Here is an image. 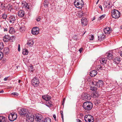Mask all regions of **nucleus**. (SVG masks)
Here are the masks:
<instances>
[{
	"mask_svg": "<svg viewBox=\"0 0 122 122\" xmlns=\"http://www.w3.org/2000/svg\"><path fill=\"white\" fill-rule=\"evenodd\" d=\"M83 109L86 111L91 110L93 107L92 103L90 102L87 101L84 102L82 106Z\"/></svg>",
	"mask_w": 122,
	"mask_h": 122,
	"instance_id": "obj_1",
	"label": "nucleus"
},
{
	"mask_svg": "<svg viewBox=\"0 0 122 122\" xmlns=\"http://www.w3.org/2000/svg\"><path fill=\"white\" fill-rule=\"evenodd\" d=\"M43 98L46 101V103L45 104L47 107H50L52 106L51 102L50 101L51 99V97L48 95H46L42 96Z\"/></svg>",
	"mask_w": 122,
	"mask_h": 122,
	"instance_id": "obj_2",
	"label": "nucleus"
},
{
	"mask_svg": "<svg viewBox=\"0 0 122 122\" xmlns=\"http://www.w3.org/2000/svg\"><path fill=\"white\" fill-rule=\"evenodd\" d=\"M74 4L75 6L79 9H81L84 5L83 2L82 0H75Z\"/></svg>",
	"mask_w": 122,
	"mask_h": 122,
	"instance_id": "obj_3",
	"label": "nucleus"
},
{
	"mask_svg": "<svg viewBox=\"0 0 122 122\" xmlns=\"http://www.w3.org/2000/svg\"><path fill=\"white\" fill-rule=\"evenodd\" d=\"M112 17L115 19L118 18L120 16V14L119 11L116 9H114L111 11Z\"/></svg>",
	"mask_w": 122,
	"mask_h": 122,
	"instance_id": "obj_4",
	"label": "nucleus"
},
{
	"mask_svg": "<svg viewBox=\"0 0 122 122\" xmlns=\"http://www.w3.org/2000/svg\"><path fill=\"white\" fill-rule=\"evenodd\" d=\"M84 120L86 122H93V118L90 115H86L84 117Z\"/></svg>",
	"mask_w": 122,
	"mask_h": 122,
	"instance_id": "obj_5",
	"label": "nucleus"
},
{
	"mask_svg": "<svg viewBox=\"0 0 122 122\" xmlns=\"http://www.w3.org/2000/svg\"><path fill=\"white\" fill-rule=\"evenodd\" d=\"M19 112L21 116H26L27 115L28 113V110H27L23 108L20 109Z\"/></svg>",
	"mask_w": 122,
	"mask_h": 122,
	"instance_id": "obj_6",
	"label": "nucleus"
},
{
	"mask_svg": "<svg viewBox=\"0 0 122 122\" xmlns=\"http://www.w3.org/2000/svg\"><path fill=\"white\" fill-rule=\"evenodd\" d=\"M17 117V115L15 113H11L8 116L9 120L10 121H13L15 120Z\"/></svg>",
	"mask_w": 122,
	"mask_h": 122,
	"instance_id": "obj_7",
	"label": "nucleus"
},
{
	"mask_svg": "<svg viewBox=\"0 0 122 122\" xmlns=\"http://www.w3.org/2000/svg\"><path fill=\"white\" fill-rule=\"evenodd\" d=\"M35 119L37 122H43V117L40 114H36L35 116Z\"/></svg>",
	"mask_w": 122,
	"mask_h": 122,
	"instance_id": "obj_8",
	"label": "nucleus"
},
{
	"mask_svg": "<svg viewBox=\"0 0 122 122\" xmlns=\"http://www.w3.org/2000/svg\"><path fill=\"white\" fill-rule=\"evenodd\" d=\"M32 83L35 87H37L38 86L39 82L37 77H35L32 79Z\"/></svg>",
	"mask_w": 122,
	"mask_h": 122,
	"instance_id": "obj_9",
	"label": "nucleus"
},
{
	"mask_svg": "<svg viewBox=\"0 0 122 122\" xmlns=\"http://www.w3.org/2000/svg\"><path fill=\"white\" fill-rule=\"evenodd\" d=\"M26 116V120L29 122H32L34 119V116L33 115L28 114Z\"/></svg>",
	"mask_w": 122,
	"mask_h": 122,
	"instance_id": "obj_10",
	"label": "nucleus"
},
{
	"mask_svg": "<svg viewBox=\"0 0 122 122\" xmlns=\"http://www.w3.org/2000/svg\"><path fill=\"white\" fill-rule=\"evenodd\" d=\"M90 90L92 91H95L97 90V87L96 86L95 84L94 81L90 82Z\"/></svg>",
	"mask_w": 122,
	"mask_h": 122,
	"instance_id": "obj_11",
	"label": "nucleus"
},
{
	"mask_svg": "<svg viewBox=\"0 0 122 122\" xmlns=\"http://www.w3.org/2000/svg\"><path fill=\"white\" fill-rule=\"evenodd\" d=\"M96 86L97 87H99L101 86L103 84V82L102 80H98L97 81H94Z\"/></svg>",
	"mask_w": 122,
	"mask_h": 122,
	"instance_id": "obj_12",
	"label": "nucleus"
},
{
	"mask_svg": "<svg viewBox=\"0 0 122 122\" xmlns=\"http://www.w3.org/2000/svg\"><path fill=\"white\" fill-rule=\"evenodd\" d=\"M39 28L37 27H34L32 29V33L33 35H37L39 33Z\"/></svg>",
	"mask_w": 122,
	"mask_h": 122,
	"instance_id": "obj_13",
	"label": "nucleus"
},
{
	"mask_svg": "<svg viewBox=\"0 0 122 122\" xmlns=\"http://www.w3.org/2000/svg\"><path fill=\"white\" fill-rule=\"evenodd\" d=\"M17 19L16 16L15 15H11L9 17V20L10 22L12 23H14Z\"/></svg>",
	"mask_w": 122,
	"mask_h": 122,
	"instance_id": "obj_14",
	"label": "nucleus"
},
{
	"mask_svg": "<svg viewBox=\"0 0 122 122\" xmlns=\"http://www.w3.org/2000/svg\"><path fill=\"white\" fill-rule=\"evenodd\" d=\"M82 98L83 100L85 101H87L90 100L91 97L89 94H85L82 95Z\"/></svg>",
	"mask_w": 122,
	"mask_h": 122,
	"instance_id": "obj_15",
	"label": "nucleus"
},
{
	"mask_svg": "<svg viewBox=\"0 0 122 122\" xmlns=\"http://www.w3.org/2000/svg\"><path fill=\"white\" fill-rule=\"evenodd\" d=\"M104 32L106 34L108 35L112 32L111 29L109 27H107L103 30Z\"/></svg>",
	"mask_w": 122,
	"mask_h": 122,
	"instance_id": "obj_16",
	"label": "nucleus"
},
{
	"mask_svg": "<svg viewBox=\"0 0 122 122\" xmlns=\"http://www.w3.org/2000/svg\"><path fill=\"white\" fill-rule=\"evenodd\" d=\"M88 23V21L86 18L85 17L82 18L81 20V23L83 25H86Z\"/></svg>",
	"mask_w": 122,
	"mask_h": 122,
	"instance_id": "obj_17",
	"label": "nucleus"
},
{
	"mask_svg": "<svg viewBox=\"0 0 122 122\" xmlns=\"http://www.w3.org/2000/svg\"><path fill=\"white\" fill-rule=\"evenodd\" d=\"M121 61L119 57H117L114 58L113 60V62L116 64H119Z\"/></svg>",
	"mask_w": 122,
	"mask_h": 122,
	"instance_id": "obj_18",
	"label": "nucleus"
},
{
	"mask_svg": "<svg viewBox=\"0 0 122 122\" xmlns=\"http://www.w3.org/2000/svg\"><path fill=\"white\" fill-rule=\"evenodd\" d=\"M98 40L100 41L105 39V36L104 34H102L98 36Z\"/></svg>",
	"mask_w": 122,
	"mask_h": 122,
	"instance_id": "obj_19",
	"label": "nucleus"
},
{
	"mask_svg": "<svg viewBox=\"0 0 122 122\" xmlns=\"http://www.w3.org/2000/svg\"><path fill=\"white\" fill-rule=\"evenodd\" d=\"M97 74V71L95 70H94L91 71L90 72V75L92 77H94Z\"/></svg>",
	"mask_w": 122,
	"mask_h": 122,
	"instance_id": "obj_20",
	"label": "nucleus"
},
{
	"mask_svg": "<svg viewBox=\"0 0 122 122\" xmlns=\"http://www.w3.org/2000/svg\"><path fill=\"white\" fill-rule=\"evenodd\" d=\"M18 16L21 17L25 15L24 12L23 10H20L18 12Z\"/></svg>",
	"mask_w": 122,
	"mask_h": 122,
	"instance_id": "obj_21",
	"label": "nucleus"
},
{
	"mask_svg": "<svg viewBox=\"0 0 122 122\" xmlns=\"http://www.w3.org/2000/svg\"><path fill=\"white\" fill-rule=\"evenodd\" d=\"M22 5L23 8H25V9H29V6L27 3L26 2L22 3Z\"/></svg>",
	"mask_w": 122,
	"mask_h": 122,
	"instance_id": "obj_22",
	"label": "nucleus"
},
{
	"mask_svg": "<svg viewBox=\"0 0 122 122\" xmlns=\"http://www.w3.org/2000/svg\"><path fill=\"white\" fill-rule=\"evenodd\" d=\"M100 61L101 64L102 65H104V64L106 63L107 59L106 58H103L101 59Z\"/></svg>",
	"mask_w": 122,
	"mask_h": 122,
	"instance_id": "obj_23",
	"label": "nucleus"
},
{
	"mask_svg": "<svg viewBox=\"0 0 122 122\" xmlns=\"http://www.w3.org/2000/svg\"><path fill=\"white\" fill-rule=\"evenodd\" d=\"M104 65H100L97 66L96 68L98 71H99L100 70H102L103 68L104 67Z\"/></svg>",
	"mask_w": 122,
	"mask_h": 122,
	"instance_id": "obj_24",
	"label": "nucleus"
},
{
	"mask_svg": "<svg viewBox=\"0 0 122 122\" xmlns=\"http://www.w3.org/2000/svg\"><path fill=\"white\" fill-rule=\"evenodd\" d=\"M10 39V36L8 35H6L4 36L3 40L4 42H8Z\"/></svg>",
	"mask_w": 122,
	"mask_h": 122,
	"instance_id": "obj_25",
	"label": "nucleus"
},
{
	"mask_svg": "<svg viewBox=\"0 0 122 122\" xmlns=\"http://www.w3.org/2000/svg\"><path fill=\"white\" fill-rule=\"evenodd\" d=\"M34 43L33 40H29L27 44L29 46H31L33 45Z\"/></svg>",
	"mask_w": 122,
	"mask_h": 122,
	"instance_id": "obj_26",
	"label": "nucleus"
},
{
	"mask_svg": "<svg viewBox=\"0 0 122 122\" xmlns=\"http://www.w3.org/2000/svg\"><path fill=\"white\" fill-rule=\"evenodd\" d=\"M9 31L10 34H13L15 32L14 28L12 27H10L9 30Z\"/></svg>",
	"mask_w": 122,
	"mask_h": 122,
	"instance_id": "obj_27",
	"label": "nucleus"
},
{
	"mask_svg": "<svg viewBox=\"0 0 122 122\" xmlns=\"http://www.w3.org/2000/svg\"><path fill=\"white\" fill-rule=\"evenodd\" d=\"M84 14V13L82 11H81L77 13V15L79 17H81L83 16Z\"/></svg>",
	"mask_w": 122,
	"mask_h": 122,
	"instance_id": "obj_28",
	"label": "nucleus"
},
{
	"mask_svg": "<svg viewBox=\"0 0 122 122\" xmlns=\"http://www.w3.org/2000/svg\"><path fill=\"white\" fill-rule=\"evenodd\" d=\"M6 8V6L4 4H1L0 6V9L5 10Z\"/></svg>",
	"mask_w": 122,
	"mask_h": 122,
	"instance_id": "obj_29",
	"label": "nucleus"
},
{
	"mask_svg": "<svg viewBox=\"0 0 122 122\" xmlns=\"http://www.w3.org/2000/svg\"><path fill=\"white\" fill-rule=\"evenodd\" d=\"M113 57V56L112 54L110 53H108L107 55V58L109 59H112Z\"/></svg>",
	"mask_w": 122,
	"mask_h": 122,
	"instance_id": "obj_30",
	"label": "nucleus"
},
{
	"mask_svg": "<svg viewBox=\"0 0 122 122\" xmlns=\"http://www.w3.org/2000/svg\"><path fill=\"white\" fill-rule=\"evenodd\" d=\"M5 117L4 116H0V122H5Z\"/></svg>",
	"mask_w": 122,
	"mask_h": 122,
	"instance_id": "obj_31",
	"label": "nucleus"
},
{
	"mask_svg": "<svg viewBox=\"0 0 122 122\" xmlns=\"http://www.w3.org/2000/svg\"><path fill=\"white\" fill-rule=\"evenodd\" d=\"M9 51V48L8 47L5 48L4 50V53L6 54H7Z\"/></svg>",
	"mask_w": 122,
	"mask_h": 122,
	"instance_id": "obj_32",
	"label": "nucleus"
},
{
	"mask_svg": "<svg viewBox=\"0 0 122 122\" xmlns=\"http://www.w3.org/2000/svg\"><path fill=\"white\" fill-rule=\"evenodd\" d=\"M28 52V51L26 49H23L22 53L24 55H27Z\"/></svg>",
	"mask_w": 122,
	"mask_h": 122,
	"instance_id": "obj_33",
	"label": "nucleus"
},
{
	"mask_svg": "<svg viewBox=\"0 0 122 122\" xmlns=\"http://www.w3.org/2000/svg\"><path fill=\"white\" fill-rule=\"evenodd\" d=\"M12 8V6L11 4H8L6 6V8L8 9L9 10H11Z\"/></svg>",
	"mask_w": 122,
	"mask_h": 122,
	"instance_id": "obj_34",
	"label": "nucleus"
},
{
	"mask_svg": "<svg viewBox=\"0 0 122 122\" xmlns=\"http://www.w3.org/2000/svg\"><path fill=\"white\" fill-rule=\"evenodd\" d=\"M44 6L46 7H47L49 4V3L46 0H45L44 2Z\"/></svg>",
	"mask_w": 122,
	"mask_h": 122,
	"instance_id": "obj_35",
	"label": "nucleus"
},
{
	"mask_svg": "<svg viewBox=\"0 0 122 122\" xmlns=\"http://www.w3.org/2000/svg\"><path fill=\"white\" fill-rule=\"evenodd\" d=\"M44 122H51V119L49 118H46L45 119Z\"/></svg>",
	"mask_w": 122,
	"mask_h": 122,
	"instance_id": "obj_36",
	"label": "nucleus"
},
{
	"mask_svg": "<svg viewBox=\"0 0 122 122\" xmlns=\"http://www.w3.org/2000/svg\"><path fill=\"white\" fill-rule=\"evenodd\" d=\"M105 16V15H103L100 16L99 17L98 19V20H101L104 18Z\"/></svg>",
	"mask_w": 122,
	"mask_h": 122,
	"instance_id": "obj_37",
	"label": "nucleus"
},
{
	"mask_svg": "<svg viewBox=\"0 0 122 122\" xmlns=\"http://www.w3.org/2000/svg\"><path fill=\"white\" fill-rule=\"evenodd\" d=\"M4 47L3 44L2 42L0 43V51L2 50Z\"/></svg>",
	"mask_w": 122,
	"mask_h": 122,
	"instance_id": "obj_38",
	"label": "nucleus"
},
{
	"mask_svg": "<svg viewBox=\"0 0 122 122\" xmlns=\"http://www.w3.org/2000/svg\"><path fill=\"white\" fill-rule=\"evenodd\" d=\"M7 15H6V14H3L2 15V18L3 19H5L7 17Z\"/></svg>",
	"mask_w": 122,
	"mask_h": 122,
	"instance_id": "obj_39",
	"label": "nucleus"
},
{
	"mask_svg": "<svg viewBox=\"0 0 122 122\" xmlns=\"http://www.w3.org/2000/svg\"><path fill=\"white\" fill-rule=\"evenodd\" d=\"M94 36L93 35H91L89 37V39L90 40H93L94 39Z\"/></svg>",
	"mask_w": 122,
	"mask_h": 122,
	"instance_id": "obj_40",
	"label": "nucleus"
},
{
	"mask_svg": "<svg viewBox=\"0 0 122 122\" xmlns=\"http://www.w3.org/2000/svg\"><path fill=\"white\" fill-rule=\"evenodd\" d=\"M11 94L13 95H14V96H17L18 95V93L16 92H14L13 93H11Z\"/></svg>",
	"mask_w": 122,
	"mask_h": 122,
	"instance_id": "obj_41",
	"label": "nucleus"
},
{
	"mask_svg": "<svg viewBox=\"0 0 122 122\" xmlns=\"http://www.w3.org/2000/svg\"><path fill=\"white\" fill-rule=\"evenodd\" d=\"M3 56V53L1 52H0V60L2 59Z\"/></svg>",
	"mask_w": 122,
	"mask_h": 122,
	"instance_id": "obj_42",
	"label": "nucleus"
},
{
	"mask_svg": "<svg viewBox=\"0 0 122 122\" xmlns=\"http://www.w3.org/2000/svg\"><path fill=\"white\" fill-rule=\"evenodd\" d=\"M18 6V5L17 4H16V6H15V9L16 10H17L18 9H19Z\"/></svg>",
	"mask_w": 122,
	"mask_h": 122,
	"instance_id": "obj_43",
	"label": "nucleus"
},
{
	"mask_svg": "<svg viewBox=\"0 0 122 122\" xmlns=\"http://www.w3.org/2000/svg\"><path fill=\"white\" fill-rule=\"evenodd\" d=\"M93 96L94 97H98V95L96 93H94L93 94Z\"/></svg>",
	"mask_w": 122,
	"mask_h": 122,
	"instance_id": "obj_44",
	"label": "nucleus"
},
{
	"mask_svg": "<svg viewBox=\"0 0 122 122\" xmlns=\"http://www.w3.org/2000/svg\"><path fill=\"white\" fill-rule=\"evenodd\" d=\"M110 5V2H109L108 3V4L107 5H106V7L107 8H110L111 7V6H108V5Z\"/></svg>",
	"mask_w": 122,
	"mask_h": 122,
	"instance_id": "obj_45",
	"label": "nucleus"
},
{
	"mask_svg": "<svg viewBox=\"0 0 122 122\" xmlns=\"http://www.w3.org/2000/svg\"><path fill=\"white\" fill-rule=\"evenodd\" d=\"M36 20L37 21H38L40 20L41 19L39 17H37L36 18Z\"/></svg>",
	"mask_w": 122,
	"mask_h": 122,
	"instance_id": "obj_46",
	"label": "nucleus"
},
{
	"mask_svg": "<svg viewBox=\"0 0 122 122\" xmlns=\"http://www.w3.org/2000/svg\"><path fill=\"white\" fill-rule=\"evenodd\" d=\"M30 68H29V69L30 70L32 71V70H33V67L32 66H30Z\"/></svg>",
	"mask_w": 122,
	"mask_h": 122,
	"instance_id": "obj_47",
	"label": "nucleus"
},
{
	"mask_svg": "<svg viewBox=\"0 0 122 122\" xmlns=\"http://www.w3.org/2000/svg\"><path fill=\"white\" fill-rule=\"evenodd\" d=\"M18 51H20V44H19L18 45Z\"/></svg>",
	"mask_w": 122,
	"mask_h": 122,
	"instance_id": "obj_48",
	"label": "nucleus"
},
{
	"mask_svg": "<svg viewBox=\"0 0 122 122\" xmlns=\"http://www.w3.org/2000/svg\"><path fill=\"white\" fill-rule=\"evenodd\" d=\"M99 7L101 9V10L102 11L103 10L102 6L101 5H99Z\"/></svg>",
	"mask_w": 122,
	"mask_h": 122,
	"instance_id": "obj_49",
	"label": "nucleus"
},
{
	"mask_svg": "<svg viewBox=\"0 0 122 122\" xmlns=\"http://www.w3.org/2000/svg\"><path fill=\"white\" fill-rule=\"evenodd\" d=\"M53 117L54 118L55 120L56 121V116L55 115H53Z\"/></svg>",
	"mask_w": 122,
	"mask_h": 122,
	"instance_id": "obj_50",
	"label": "nucleus"
},
{
	"mask_svg": "<svg viewBox=\"0 0 122 122\" xmlns=\"http://www.w3.org/2000/svg\"><path fill=\"white\" fill-rule=\"evenodd\" d=\"M8 77H5L4 79V81H6L7 80Z\"/></svg>",
	"mask_w": 122,
	"mask_h": 122,
	"instance_id": "obj_51",
	"label": "nucleus"
},
{
	"mask_svg": "<svg viewBox=\"0 0 122 122\" xmlns=\"http://www.w3.org/2000/svg\"><path fill=\"white\" fill-rule=\"evenodd\" d=\"M76 121L77 122H82L81 120L79 119H76Z\"/></svg>",
	"mask_w": 122,
	"mask_h": 122,
	"instance_id": "obj_52",
	"label": "nucleus"
},
{
	"mask_svg": "<svg viewBox=\"0 0 122 122\" xmlns=\"http://www.w3.org/2000/svg\"><path fill=\"white\" fill-rule=\"evenodd\" d=\"M61 117L62 118V119L63 121V122L64 118H63V114L61 115Z\"/></svg>",
	"mask_w": 122,
	"mask_h": 122,
	"instance_id": "obj_53",
	"label": "nucleus"
},
{
	"mask_svg": "<svg viewBox=\"0 0 122 122\" xmlns=\"http://www.w3.org/2000/svg\"><path fill=\"white\" fill-rule=\"evenodd\" d=\"M82 48L80 49H79V51L80 52H81L82 51Z\"/></svg>",
	"mask_w": 122,
	"mask_h": 122,
	"instance_id": "obj_54",
	"label": "nucleus"
},
{
	"mask_svg": "<svg viewBox=\"0 0 122 122\" xmlns=\"http://www.w3.org/2000/svg\"><path fill=\"white\" fill-rule=\"evenodd\" d=\"M120 56L122 57V51H121L120 52Z\"/></svg>",
	"mask_w": 122,
	"mask_h": 122,
	"instance_id": "obj_55",
	"label": "nucleus"
},
{
	"mask_svg": "<svg viewBox=\"0 0 122 122\" xmlns=\"http://www.w3.org/2000/svg\"><path fill=\"white\" fill-rule=\"evenodd\" d=\"M65 98H64L63 101V103H62V104L63 105V104L64 103H65Z\"/></svg>",
	"mask_w": 122,
	"mask_h": 122,
	"instance_id": "obj_56",
	"label": "nucleus"
},
{
	"mask_svg": "<svg viewBox=\"0 0 122 122\" xmlns=\"http://www.w3.org/2000/svg\"><path fill=\"white\" fill-rule=\"evenodd\" d=\"M4 92V91L3 90H1L0 91V93H3Z\"/></svg>",
	"mask_w": 122,
	"mask_h": 122,
	"instance_id": "obj_57",
	"label": "nucleus"
},
{
	"mask_svg": "<svg viewBox=\"0 0 122 122\" xmlns=\"http://www.w3.org/2000/svg\"><path fill=\"white\" fill-rule=\"evenodd\" d=\"M7 31V28L4 29V31Z\"/></svg>",
	"mask_w": 122,
	"mask_h": 122,
	"instance_id": "obj_58",
	"label": "nucleus"
},
{
	"mask_svg": "<svg viewBox=\"0 0 122 122\" xmlns=\"http://www.w3.org/2000/svg\"><path fill=\"white\" fill-rule=\"evenodd\" d=\"M60 112L61 115L63 114V112L62 111H61Z\"/></svg>",
	"mask_w": 122,
	"mask_h": 122,
	"instance_id": "obj_59",
	"label": "nucleus"
},
{
	"mask_svg": "<svg viewBox=\"0 0 122 122\" xmlns=\"http://www.w3.org/2000/svg\"><path fill=\"white\" fill-rule=\"evenodd\" d=\"M18 82L19 83H20L21 82V80H18Z\"/></svg>",
	"mask_w": 122,
	"mask_h": 122,
	"instance_id": "obj_60",
	"label": "nucleus"
},
{
	"mask_svg": "<svg viewBox=\"0 0 122 122\" xmlns=\"http://www.w3.org/2000/svg\"><path fill=\"white\" fill-rule=\"evenodd\" d=\"M95 19V17H94L92 19V21L94 20Z\"/></svg>",
	"mask_w": 122,
	"mask_h": 122,
	"instance_id": "obj_61",
	"label": "nucleus"
},
{
	"mask_svg": "<svg viewBox=\"0 0 122 122\" xmlns=\"http://www.w3.org/2000/svg\"><path fill=\"white\" fill-rule=\"evenodd\" d=\"M23 28V27H20V29H22Z\"/></svg>",
	"mask_w": 122,
	"mask_h": 122,
	"instance_id": "obj_62",
	"label": "nucleus"
},
{
	"mask_svg": "<svg viewBox=\"0 0 122 122\" xmlns=\"http://www.w3.org/2000/svg\"><path fill=\"white\" fill-rule=\"evenodd\" d=\"M120 28L122 30V25L121 26Z\"/></svg>",
	"mask_w": 122,
	"mask_h": 122,
	"instance_id": "obj_63",
	"label": "nucleus"
},
{
	"mask_svg": "<svg viewBox=\"0 0 122 122\" xmlns=\"http://www.w3.org/2000/svg\"><path fill=\"white\" fill-rule=\"evenodd\" d=\"M99 0H98V1H97V3H96L97 4V3H98V2H99Z\"/></svg>",
	"mask_w": 122,
	"mask_h": 122,
	"instance_id": "obj_64",
	"label": "nucleus"
}]
</instances>
